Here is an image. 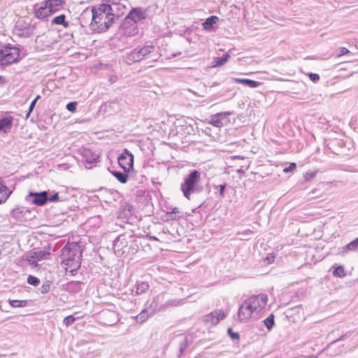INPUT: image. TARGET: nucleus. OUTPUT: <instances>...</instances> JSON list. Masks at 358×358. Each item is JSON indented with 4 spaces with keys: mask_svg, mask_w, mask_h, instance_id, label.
I'll return each mask as SVG.
<instances>
[{
    "mask_svg": "<svg viewBox=\"0 0 358 358\" xmlns=\"http://www.w3.org/2000/svg\"><path fill=\"white\" fill-rule=\"evenodd\" d=\"M91 29L96 32L101 33L107 31L113 24L115 14L110 5L101 3L92 6Z\"/></svg>",
    "mask_w": 358,
    "mask_h": 358,
    "instance_id": "obj_1",
    "label": "nucleus"
},
{
    "mask_svg": "<svg viewBox=\"0 0 358 358\" xmlns=\"http://www.w3.org/2000/svg\"><path fill=\"white\" fill-rule=\"evenodd\" d=\"M82 252L81 246L74 242L68 243L62 250V263L72 275H75L80 267Z\"/></svg>",
    "mask_w": 358,
    "mask_h": 358,
    "instance_id": "obj_2",
    "label": "nucleus"
},
{
    "mask_svg": "<svg viewBox=\"0 0 358 358\" xmlns=\"http://www.w3.org/2000/svg\"><path fill=\"white\" fill-rule=\"evenodd\" d=\"M64 4V0H44L34 6L33 13L36 18L43 20L61 10Z\"/></svg>",
    "mask_w": 358,
    "mask_h": 358,
    "instance_id": "obj_3",
    "label": "nucleus"
},
{
    "mask_svg": "<svg viewBox=\"0 0 358 358\" xmlns=\"http://www.w3.org/2000/svg\"><path fill=\"white\" fill-rule=\"evenodd\" d=\"M201 173L197 170L192 171L185 178L180 185L184 196L190 200L192 194L201 193L203 187L200 185Z\"/></svg>",
    "mask_w": 358,
    "mask_h": 358,
    "instance_id": "obj_4",
    "label": "nucleus"
},
{
    "mask_svg": "<svg viewBox=\"0 0 358 358\" xmlns=\"http://www.w3.org/2000/svg\"><path fill=\"white\" fill-rule=\"evenodd\" d=\"M21 50L19 48L11 45H3L0 48V64L8 66L20 60Z\"/></svg>",
    "mask_w": 358,
    "mask_h": 358,
    "instance_id": "obj_5",
    "label": "nucleus"
},
{
    "mask_svg": "<svg viewBox=\"0 0 358 358\" xmlns=\"http://www.w3.org/2000/svg\"><path fill=\"white\" fill-rule=\"evenodd\" d=\"M246 301L255 312L259 313L265 308L268 301V296L266 294H259L251 296Z\"/></svg>",
    "mask_w": 358,
    "mask_h": 358,
    "instance_id": "obj_6",
    "label": "nucleus"
},
{
    "mask_svg": "<svg viewBox=\"0 0 358 358\" xmlns=\"http://www.w3.org/2000/svg\"><path fill=\"white\" fill-rule=\"evenodd\" d=\"M26 200L37 206H44L48 201V191L29 192L26 196Z\"/></svg>",
    "mask_w": 358,
    "mask_h": 358,
    "instance_id": "obj_7",
    "label": "nucleus"
},
{
    "mask_svg": "<svg viewBox=\"0 0 358 358\" xmlns=\"http://www.w3.org/2000/svg\"><path fill=\"white\" fill-rule=\"evenodd\" d=\"M119 165L125 172H129L133 169L134 166V155L127 149L120 155L117 158Z\"/></svg>",
    "mask_w": 358,
    "mask_h": 358,
    "instance_id": "obj_8",
    "label": "nucleus"
},
{
    "mask_svg": "<svg viewBox=\"0 0 358 358\" xmlns=\"http://www.w3.org/2000/svg\"><path fill=\"white\" fill-rule=\"evenodd\" d=\"M13 117L8 113L0 117V133L10 132L13 126Z\"/></svg>",
    "mask_w": 358,
    "mask_h": 358,
    "instance_id": "obj_9",
    "label": "nucleus"
},
{
    "mask_svg": "<svg viewBox=\"0 0 358 358\" xmlns=\"http://www.w3.org/2000/svg\"><path fill=\"white\" fill-rule=\"evenodd\" d=\"M254 312L253 309H252V306H250L245 300L239 307L238 313V320L241 322L247 321L251 317Z\"/></svg>",
    "mask_w": 358,
    "mask_h": 358,
    "instance_id": "obj_10",
    "label": "nucleus"
},
{
    "mask_svg": "<svg viewBox=\"0 0 358 358\" xmlns=\"http://www.w3.org/2000/svg\"><path fill=\"white\" fill-rule=\"evenodd\" d=\"M79 153L81 155L83 159L89 164L96 162L99 158V155L98 153H96L87 148H81L79 150Z\"/></svg>",
    "mask_w": 358,
    "mask_h": 358,
    "instance_id": "obj_11",
    "label": "nucleus"
},
{
    "mask_svg": "<svg viewBox=\"0 0 358 358\" xmlns=\"http://www.w3.org/2000/svg\"><path fill=\"white\" fill-rule=\"evenodd\" d=\"M163 295H157L153 298L150 306L147 308L150 315H154L157 312L165 310V305L159 304L163 301Z\"/></svg>",
    "mask_w": 358,
    "mask_h": 358,
    "instance_id": "obj_12",
    "label": "nucleus"
},
{
    "mask_svg": "<svg viewBox=\"0 0 358 358\" xmlns=\"http://www.w3.org/2000/svg\"><path fill=\"white\" fill-rule=\"evenodd\" d=\"M225 314L222 310H215L204 317V320L210 322L211 324H217L221 320L224 318Z\"/></svg>",
    "mask_w": 358,
    "mask_h": 358,
    "instance_id": "obj_13",
    "label": "nucleus"
},
{
    "mask_svg": "<svg viewBox=\"0 0 358 358\" xmlns=\"http://www.w3.org/2000/svg\"><path fill=\"white\" fill-rule=\"evenodd\" d=\"M126 247L127 243L123 236H119L113 241L114 252L117 256L124 253V248Z\"/></svg>",
    "mask_w": 358,
    "mask_h": 358,
    "instance_id": "obj_14",
    "label": "nucleus"
},
{
    "mask_svg": "<svg viewBox=\"0 0 358 358\" xmlns=\"http://www.w3.org/2000/svg\"><path fill=\"white\" fill-rule=\"evenodd\" d=\"M127 18L136 22L145 18V13L140 8H133L127 15Z\"/></svg>",
    "mask_w": 358,
    "mask_h": 358,
    "instance_id": "obj_15",
    "label": "nucleus"
},
{
    "mask_svg": "<svg viewBox=\"0 0 358 358\" xmlns=\"http://www.w3.org/2000/svg\"><path fill=\"white\" fill-rule=\"evenodd\" d=\"M49 255L50 253L45 250L30 251L29 253L28 254V256H29L30 258L34 259L38 261L46 259Z\"/></svg>",
    "mask_w": 358,
    "mask_h": 358,
    "instance_id": "obj_16",
    "label": "nucleus"
},
{
    "mask_svg": "<svg viewBox=\"0 0 358 358\" xmlns=\"http://www.w3.org/2000/svg\"><path fill=\"white\" fill-rule=\"evenodd\" d=\"M82 285L80 281H71L66 284V290L71 293H78L81 290Z\"/></svg>",
    "mask_w": 358,
    "mask_h": 358,
    "instance_id": "obj_17",
    "label": "nucleus"
},
{
    "mask_svg": "<svg viewBox=\"0 0 358 358\" xmlns=\"http://www.w3.org/2000/svg\"><path fill=\"white\" fill-rule=\"evenodd\" d=\"M236 83H241L248 85L250 87L255 88L262 85L260 82L247 79V78H234Z\"/></svg>",
    "mask_w": 358,
    "mask_h": 358,
    "instance_id": "obj_18",
    "label": "nucleus"
},
{
    "mask_svg": "<svg viewBox=\"0 0 358 358\" xmlns=\"http://www.w3.org/2000/svg\"><path fill=\"white\" fill-rule=\"evenodd\" d=\"M10 193L6 185L0 181V204L6 201Z\"/></svg>",
    "mask_w": 358,
    "mask_h": 358,
    "instance_id": "obj_19",
    "label": "nucleus"
},
{
    "mask_svg": "<svg viewBox=\"0 0 358 358\" xmlns=\"http://www.w3.org/2000/svg\"><path fill=\"white\" fill-rule=\"evenodd\" d=\"M219 18L217 16L213 15L207 18L202 24L203 27L206 30H210L213 26L218 22Z\"/></svg>",
    "mask_w": 358,
    "mask_h": 358,
    "instance_id": "obj_20",
    "label": "nucleus"
},
{
    "mask_svg": "<svg viewBox=\"0 0 358 358\" xmlns=\"http://www.w3.org/2000/svg\"><path fill=\"white\" fill-rule=\"evenodd\" d=\"M229 58L230 55L228 53H225L222 57H215L212 67L216 68L222 66L229 60Z\"/></svg>",
    "mask_w": 358,
    "mask_h": 358,
    "instance_id": "obj_21",
    "label": "nucleus"
},
{
    "mask_svg": "<svg viewBox=\"0 0 358 358\" xmlns=\"http://www.w3.org/2000/svg\"><path fill=\"white\" fill-rule=\"evenodd\" d=\"M52 24L62 25L64 28H67L69 25V22L66 20V15L64 14L55 17L52 20Z\"/></svg>",
    "mask_w": 358,
    "mask_h": 358,
    "instance_id": "obj_22",
    "label": "nucleus"
},
{
    "mask_svg": "<svg viewBox=\"0 0 358 358\" xmlns=\"http://www.w3.org/2000/svg\"><path fill=\"white\" fill-rule=\"evenodd\" d=\"M27 211V210L25 209L24 207L17 206L12 210L11 215L13 217L17 220H21L24 217V215Z\"/></svg>",
    "mask_w": 358,
    "mask_h": 358,
    "instance_id": "obj_23",
    "label": "nucleus"
},
{
    "mask_svg": "<svg viewBox=\"0 0 358 358\" xmlns=\"http://www.w3.org/2000/svg\"><path fill=\"white\" fill-rule=\"evenodd\" d=\"M127 173L128 172H125L124 171L123 172L119 171H113V175L121 183H126L128 180Z\"/></svg>",
    "mask_w": 358,
    "mask_h": 358,
    "instance_id": "obj_24",
    "label": "nucleus"
},
{
    "mask_svg": "<svg viewBox=\"0 0 358 358\" xmlns=\"http://www.w3.org/2000/svg\"><path fill=\"white\" fill-rule=\"evenodd\" d=\"M31 301L28 300H9L10 305L13 308L25 307L29 305Z\"/></svg>",
    "mask_w": 358,
    "mask_h": 358,
    "instance_id": "obj_25",
    "label": "nucleus"
},
{
    "mask_svg": "<svg viewBox=\"0 0 358 358\" xmlns=\"http://www.w3.org/2000/svg\"><path fill=\"white\" fill-rule=\"evenodd\" d=\"M150 286L148 282H138L136 284V294H141L146 292Z\"/></svg>",
    "mask_w": 358,
    "mask_h": 358,
    "instance_id": "obj_26",
    "label": "nucleus"
},
{
    "mask_svg": "<svg viewBox=\"0 0 358 358\" xmlns=\"http://www.w3.org/2000/svg\"><path fill=\"white\" fill-rule=\"evenodd\" d=\"M264 325L266 326V327L268 329V330H271L272 329V328L273 327V326L275 325V322H274V315L273 313L270 314L268 315V317H267L264 321H263Z\"/></svg>",
    "mask_w": 358,
    "mask_h": 358,
    "instance_id": "obj_27",
    "label": "nucleus"
},
{
    "mask_svg": "<svg viewBox=\"0 0 358 358\" xmlns=\"http://www.w3.org/2000/svg\"><path fill=\"white\" fill-rule=\"evenodd\" d=\"M333 275L336 277H344L345 276V272L343 266H333Z\"/></svg>",
    "mask_w": 358,
    "mask_h": 358,
    "instance_id": "obj_28",
    "label": "nucleus"
},
{
    "mask_svg": "<svg viewBox=\"0 0 358 358\" xmlns=\"http://www.w3.org/2000/svg\"><path fill=\"white\" fill-rule=\"evenodd\" d=\"M151 315H150L148 309L145 308L137 315L136 319L138 321L143 322Z\"/></svg>",
    "mask_w": 358,
    "mask_h": 358,
    "instance_id": "obj_29",
    "label": "nucleus"
},
{
    "mask_svg": "<svg viewBox=\"0 0 358 358\" xmlns=\"http://www.w3.org/2000/svg\"><path fill=\"white\" fill-rule=\"evenodd\" d=\"M75 321H76V317L73 315H70L64 318L63 324L66 327H69V326L71 325L72 324H73L75 322Z\"/></svg>",
    "mask_w": 358,
    "mask_h": 358,
    "instance_id": "obj_30",
    "label": "nucleus"
},
{
    "mask_svg": "<svg viewBox=\"0 0 358 358\" xmlns=\"http://www.w3.org/2000/svg\"><path fill=\"white\" fill-rule=\"evenodd\" d=\"M27 282L31 285L37 286L40 283V280L36 276L29 275L27 278Z\"/></svg>",
    "mask_w": 358,
    "mask_h": 358,
    "instance_id": "obj_31",
    "label": "nucleus"
},
{
    "mask_svg": "<svg viewBox=\"0 0 358 358\" xmlns=\"http://www.w3.org/2000/svg\"><path fill=\"white\" fill-rule=\"evenodd\" d=\"M346 248L349 250H355L358 248V238H355V240L350 242L347 245Z\"/></svg>",
    "mask_w": 358,
    "mask_h": 358,
    "instance_id": "obj_32",
    "label": "nucleus"
},
{
    "mask_svg": "<svg viewBox=\"0 0 358 358\" xmlns=\"http://www.w3.org/2000/svg\"><path fill=\"white\" fill-rule=\"evenodd\" d=\"M41 294H47L50 290V282H46L42 285V286L39 289Z\"/></svg>",
    "mask_w": 358,
    "mask_h": 358,
    "instance_id": "obj_33",
    "label": "nucleus"
},
{
    "mask_svg": "<svg viewBox=\"0 0 358 358\" xmlns=\"http://www.w3.org/2000/svg\"><path fill=\"white\" fill-rule=\"evenodd\" d=\"M78 103L77 101H71L66 105V109L71 112L75 113L76 111V107H77Z\"/></svg>",
    "mask_w": 358,
    "mask_h": 358,
    "instance_id": "obj_34",
    "label": "nucleus"
},
{
    "mask_svg": "<svg viewBox=\"0 0 358 358\" xmlns=\"http://www.w3.org/2000/svg\"><path fill=\"white\" fill-rule=\"evenodd\" d=\"M227 333L232 340H238L240 336L238 332H234L231 328L227 329Z\"/></svg>",
    "mask_w": 358,
    "mask_h": 358,
    "instance_id": "obj_35",
    "label": "nucleus"
},
{
    "mask_svg": "<svg viewBox=\"0 0 358 358\" xmlns=\"http://www.w3.org/2000/svg\"><path fill=\"white\" fill-rule=\"evenodd\" d=\"M179 302L177 300H169L166 301L163 305H165V309L170 306H177Z\"/></svg>",
    "mask_w": 358,
    "mask_h": 358,
    "instance_id": "obj_36",
    "label": "nucleus"
},
{
    "mask_svg": "<svg viewBox=\"0 0 358 358\" xmlns=\"http://www.w3.org/2000/svg\"><path fill=\"white\" fill-rule=\"evenodd\" d=\"M48 201H51V202L58 201L59 199V194L57 192H55L52 195L49 196V194L48 193Z\"/></svg>",
    "mask_w": 358,
    "mask_h": 358,
    "instance_id": "obj_37",
    "label": "nucleus"
},
{
    "mask_svg": "<svg viewBox=\"0 0 358 358\" xmlns=\"http://www.w3.org/2000/svg\"><path fill=\"white\" fill-rule=\"evenodd\" d=\"M296 168V163L294 162H292V163H290L289 166L288 167H285L284 169H283V171L285 173H289V172H291L294 170H295Z\"/></svg>",
    "mask_w": 358,
    "mask_h": 358,
    "instance_id": "obj_38",
    "label": "nucleus"
},
{
    "mask_svg": "<svg viewBox=\"0 0 358 358\" xmlns=\"http://www.w3.org/2000/svg\"><path fill=\"white\" fill-rule=\"evenodd\" d=\"M309 78L314 83L317 82L320 80V76L317 73H310L308 75Z\"/></svg>",
    "mask_w": 358,
    "mask_h": 358,
    "instance_id": "obj_39",
    "label": "nucleus"
},
{
    "mask_svg": "<svg viewBox=\"0 0 358 358\" xmlns=\"http://www.w3.org/2000/svg\"><path fill=\"white\" fill-rule=\"evenodd\" d=\"M316 176V172L310 171L306 173L305 178L306 180H310Z\"/></svg>",
    "mask_w": 358,
    "mask_h": 358,
    "instance_id": "obj_40",
    "label": "nucleus"
},
{
    "mask_svg": "<svg viewBox=\"0 0 358 358\" xmlns=\"http://www.w3.org/2000/svg\"><path fill=\"white\" fill-rule=\"evenodd\" d=\"M350 52V51L346 48H341L339 50V54L338 57H340L343 55H347Z\"/></svg>",
    "mask_w": 358,
    "mask_h": 358,
    "instance_id": "obj_41",
    "label": "nucleus"
},
{
    "mask_svg": "<svg viewBox=\"0 0 358 358\" xmlns=\"http://www.w3.org/2000/svg\"><path fill=\"white\" fill-rule=\"evenodd\" d=\"M27 261L29 262V264L30 265H32L34 266H38V264H37V261L38 260H36L34 259H32V258H30L29 256H27Z\"/></svg>",
    "mask_w": 358,
    "mask_h": 358,
    "instance_id": "obj_42",
    "label": "nucleus"
},
{
    "mask_svg": "<svg viewBox=\"0 0 358 358\" xmlns=\"http://www.w3.org/2000/svg\"><path fill=\"white\" fill-rule=\"evenodd\" d=\"M131 30L132 31V32H129V33H127V31H125V34L128 35V36H130L131 34H135L136 33H137V27L135 24H133L131 26Z\"/></svg>",
    "mask_w": 358,
    "mask_h": 358,
    "instance_id": "obj_43",
    "label": "nucleus"
},
{
    "mask_svg": "<svg viewBox=\"0 0 358 358\" xmlns=\"http://www.w3.org/2000/svg\"><path fill=\"white\" fill-rule=\"evenodd\" d=\"M226 186H227L226 184H222V185H220L218 186V187L220 188V194L221 196H224V190H225Z\"/></svg>",
    "mask_w": 358,
    "mask_h": 358,
    "instance_id": "obj_44",
    "label": "nucleus"
},
{
    "mask_svg": "<svg viewBox=\"0 0 358 358\" xmlns=\"http://www.w3.org/2000/svg\"><path fill=\"white\" fill-rule=\"evenodd\" d=\"M187 347V338H185L180 343V348L183 349L185 350V349Z\"/></svg>",
    "mask_w": 358,
    "mask_h": 358,
    "instance_id": "obj_45",
    "label": "nucleus"
},
{
    "mask_svg": "<svg viewBox=\"0 0 358 358\" xmlns=\"http://www.w3.org/2000/svg\"><path fill=\"white\" fill-rule=\"evenodd\" d=\"M36 100H33L32 102L30 104V106H29V114L32 111V110L34 109V108L35 107V105H36Z\"/></svg>",
    "mask_w": 358,
    "mask_h": 358,
    "instance_id": "obj_46",
    "label": "nucleus"
},
{
    "mask_svg": "<svg viewBox=\"0 0 358 358\" xmlns=\"http://www.w3.org/2000/svg\"><path fill=\"white\" fill-rule=\"evenodd\" d=\"M213 124L216 127H220V121L215 120V117L212 119Z\"/></svg>",
    "mask_w": 358,
    "mask_h": 358,
    "instance_id": "obj_47",
    "label": "nucleus"
},
{
    "mask_svg": "<svg viewBox=\"0 0 358 358\" xmlns=\"http://www.w3.org/2000/svg\"><path fill=\"white\" fill-rule=\"evenodd\" d=\"M184 351H185V350L180 348L178 356L179 357L182 356L183 352H184Z\"/></svg>",
    "mask_w": 358,
    "mask_h": 358,
    "instance_id": "obj_48",
    "label": "nucleus"
},
{
    "mask_svg": "<svg viewBox=\"0 0 358 358\" xmlns=\"http://www.w3.org/2000/svg\"><path fill=\"white\" fill-rule=\"evenodd\" d=\"M178 208H175L173 210V211H172V213H178Z\"/></svg>",
    "mask_w": 358,
    "mask_h": 358,
    "instance_id": "obj_49",
    "label": "nucleus"
},
{
    "mask_svg": "<svg viewBox=\"0 0 358 358\" xmlns=\"http://www.w3.org/2000/svg\"><path fill=\"white\" fill-rule=\"evenodd\" d=\"M40 97L41 96L39 95H38L34 100H36V102L40 99Z\"/></svg>",
    "mask_w": 358,
    "mask_h": 358,
    "instance_id": "obj_50",
    "label": "nucleus"
},
{
    "mask_svg": "<svg viewBox=\"0 0 358 358\" xmlns=\"http://www.w3.org/2000/svg\"><path fill=\"white\" fill-rule=\"evenodd\" d=\"M156 358H158V357H156Z\"/></svg>",
    "mask_w": 358,
    "mask_h": 358,
    "instance_id": "obj_51",
    "label": "nucleus"
}]
</instances>
